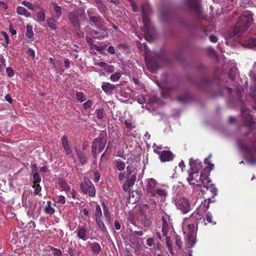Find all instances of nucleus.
<instances>
[{
    "instance_id": "obj_1",
    "label": "nucleus",
    "mask_w": 256,
    "mask_h": 256,
    "mask_svg": "<svg viewBox=\"0 0 256 256\" xmlns=\"http://www.w3.org/2000/svg\"><path fill=\"white\" fill-rule=\"evenodd\" d=\"M208 160V158H206L204 162L206 163ZM190 170H188V177L187 178V180L189 184L190 185H195V182H198V178L199 172H200V175L199 177L200 184H198L200 186H202L206 188V190H208V174L207 172L206 168H208V165L204 166L202 163L198 160H194L192 158L190 161Z\"/></svg>"
},
{
    "instance_id": "obj_2",
    "label": "nucleus",
    "mask_w": 256,
    "mask_h": 256,
    "mask_svg": "<svg viewBox=\"0 0 256 256\" xmlns=\"http://www.w3.org/2000/svg\"><path fill=\"white\" fill-rule=\"evenodd\" d=\"M252 14L250 11H245L239 17L233 29L232 37H238L250 27L253 21Z\"/></svg>"
},
{
    "instance_id": "obj_3",
    "label": "nucleus",
    "mask_w": 256,
    "mask_h": 256,
    "mask_svg": "<svg viewBox=\"0 0 256 256\" xmlns=\"http://www.w3.org/2000/svg\"><path fill=\"white\" fill-rule=\"evenodd\" d=\"M239 148L248 156V161L252 164H256V138L246 141L240 140L238 142Z\"/></svg>"
},
{
    "instance_id": "obj_4",
    "label": "nucleus",
    "mask_w": 256,
    "mask_h": 256,
    "mask_svg": "<svg viewBox=\"0 0 256 256\" xmlns=\"http://www.w3.org/2000/svg\"><path fill=\"white\" fill-rule=\"evenodd\" d=\"M68 20L74 27L80 28V20L85 18L84 11L82 8H76L69 12Z\"/></svg>"
},
{
    "instance_id": "obj_5",
    "label": "nucleus",
    "mask_w": 256,
    "mask_h": 256,
    "mask_svg": "<svg viewBox=\"0 0 256 256\" xmlns=\"http://www.w3.org/2000/svg\"><path fill=\"white\" fill-rule=\"evenodd\" d=\"M80 188L84 194H88L91 197L96 195V189L92 182L86 177H84L83 182L80 184Z\"/></svg>"
},
{
    "instance_id": "obj_6",
    "label": "nucleus",
    "mask_w": 256,
    "mask_h": 256,
    "mask_svg": "<svg viewBox=\"0 0 256 256\" xmlns=\"http://www.w3.org/2000/svg\"><path fill=\"white\" fill-rule=\"evenodd\" d=\"M187 8L194 12L200 20H202L204 16L202 12L201 6L197 0H187Z\"/></svg>"
},
{
    "instance_id": "obj_7",
    "label": "nucleus",
    "mask_w": 256,
    "mask_h": 256,
    "mask_svg": "<svg viewBox=\"0 0 256 256\" xmlns=\"http://www.w3.org/2000/svg\"><path fill=\"white\" fill-rule=\"evenodd\" d=\"M107 141L106 132L102 131L100 132V136L94 140L92 142V148L95 146L96 150H98V153L100 152L104 148Z\"/></svg>"
},
{
    "instance_id": "obj_8",
    "label": "nucleus",
    "mask_w": 256,
    "mask_h": 256,
    "mask_svg": "<svg viewBox=\"0 0 256 256\" xmlns=\"http://www.w3.org/2000/svg\"><path fill=\"white\" fill-rule=\"evenodd\" d=\"M242 114L244 118L246 126L250 130L254 129L256 122H254L252 116L250 114V111L243 107L242 109Z\"/></svg>"
},
{
    "instance_id": "obj_9",
    "label": "nucleus",
    "mask_w": 256,
    "mask_h": 256,
    "mask_svg": "<svg viewBox=\"0 0 256 256\" xmlns=\"http://www.w3.org/2000/svg\"><path fill=\"white\" fill-rule=\"evenodd\" d=\"M191 217L196 221L198 226L203 227L206 226L207 223L206 220L208 221V214L206 213L204 218L199 212L196 211L192 214Z\"/></svg>"
},
{
    "instance_id": "obj_10",
    "label": "nucleus",
    "mask_w": 256,
    "mask_h": 256,
    "mask_svg": "<svg viewBox=\"0 0 256 256\" xmlns=\"http://www.w3.org/2000/svg\"><path fill=\"white\" fill-rule=\"evenodd\" d=\"M154 152L159 156L160 161L163 162L171 161L174 158V154L170 150H165L160 152L154 148Z\"/></svg>"
},
{
    "instance_id": "obj_11",
    "label": "nucleus",
    "mask_w": 256,
    "mask_h": 256,
    "mask_svg": "<svg viewBox=\"0 0 256 256\" xmlns=\"http://www.w3.org/2000/svg\"><path fill=\"white\" fill-rule=\"evenodd\" d=\"M172 220L166 214L162 216V232L164 236H166L170 227L172 226Z\"/></svg>"
},
{
    "instance_id": "obj_12",
    "label": "nucleus",
    "mask_w": 256,
    "mask_h": 256,
    "mask_svg": "<svg viewBox=\"0 0 256 256\" xmlns=\"http://www.w3.org/2000/svg\"><path fill=\"white\" fill-rule=\"evenodd\" d=\"M177 208L180 210L183 214H186L190 210L189 200L186 198H182L178 201Z\"/></svg>"
},
{
    "instance_id": "obj_13",
    "label": "nucleus",
    "mask_w": 256,
    "mask_h": 256,
    "mask_svg": "<svg viewBox=\"0 0 256 256\" xmlns=\"http://www.w3.org/2000/svg\"><path fill=\"white\" fill-rule=\"evenodd\" d=\"M76 236L79 239L86 241L88 238V232L84 227L78 228L76 231Z\"/></svg>"
},
{
    "instance_id": "obj_14",
    "label": "nucleus",
    "mask_w": 256,
    "mask_h": 256,
    "mask_svg": "<svg viewBox=\"0 0 256 256\" xmlns=\"http://www.w3.org/2000/svg\"><path fill=\"white\" fill-rule=\"evenodd\" d=\"M146 182V190L148 193L151 194L156 189L158 182L154 179L152 178L147 179Z\"/></svg>"
},
{
    "instance_id": "obj_15",
    "label": "nucleus",
    "mask_w": 256,
    "mask_h": 256,
    "mask_svg": "<svg viewBox=\"0 0 256 256\" xmlns=\"http://www.w3.org/2000/svg\"><path fill=\"white\" fill-rule=\"evenodd\" d=\"M136 174H132L130 176H126V183L124 184L122 188L124 190H128L130 188L134 185L136 180Z\"/></svg>"
},
{
    "instance_id": "obj_16",
    "label": "nucleus",
    "mask_w": 256,
    "mask_h": 256,
    "mask_svg": "<svg viewBox=\"0 0 256 256\" xmlns=\"http://www.w3.org/2000/svg\"><path fill=\"white\" fill-rule=\"evenodd\" d=\"M92 34L96 36L94 37L96 39L102 40L108 36V32L106 28L100 29V31L92 30Z\"/></svg>"
},
{
    "instance_id": "obj_17",
    "label": "nucleus",
    "mask_w": 256,
    "mask_h": 256,
    "mask_svg": "<svg viewBox=\"0 0 256 256\" xmlns=\"http://www.w3.org/2000/svg\"><path fill=\"white\" fill-rule=\"evenodd\" d=\"M116 88V85L111 84L109 82H103L102 85V89L107 94H111Z\"/></svg>"
},
{
    "instance_id": "obj_18",
    "label": "nucleus",
    "mask_w": 256,
    "mask_h": 256,
    "mask_svg": "<svg viewBox=\"0 0 256 256\" xmlns=\"http://www.w3.org/2000/svg\"><path fill=\"white\" fill-rule=\"evenodd\" d=\"M61 141L62 147L66 152V155H70L72 154V150L68 144L67 137L66 136H62Z\"/></svg>"
},
{
    "instance_id": "obj_19",
    "label": "nucleus",
    "mask_w": 256,
    "mask_h": 256,
    "mask_svg": "<svg viewBox=\"0 0 256 256\" xmlns=\"http://www.w3.org/2000/svg\"><path fill=\"white\" fill-rule=\"evenodd\" d=\"M168 193L166 190L164 188L155 189L150 194L153 197H163L167 196Z\"/></svg>"
},
{
    "instance_id": "obj_20",
    "label": "nucleus",
    "mask_w": 256,
    "mask_h": 256,
    "mask_svg": "<svg viewBox=\"0 0 256 256\" xmlns=\"http://www.w3.org/2000/svg\"><path fill=\"white\" fill-rule=\"evenodd\" d=\"M56 20H58L56 18L53 16L48 18L46 20L48 26L52 30H57L58 27L56 24Z\"/></svg>"
},
{
    "instance_id": "obj_21",
    "label": "nucleus",
    "mask_w": 256,
    "mask_h": 256,
    "mask_svg": "<svg viewBox=\"0 0 256 256\" xmlns=\"http://www.w3.org/2000/svg\"><path fill=\"white\" fill-rule=\"evenodd\" d=\"M142 21L145 27L146 31V33H148L151 29V24L150 20L148 16V15L142 14Z\"/></svg>"
},
{
    "instance_id": "obj_22",
    "label": "nucleus",
    "mask_w": 256,
    "mask_h": 256,
    "mask_svg": "<svg viewBox=\"0 0 256 256\" xmlns=\"http://www.w3.org/2000/svg\"><path fill=\"white\" fill-rule=\"evenodd\" d=\"M101 204L103 208L104 214L106 218V221L107 223L110 224V216L108 208L104 202H102Z\"/></svg>"
},
{
    "instance_id": "obj_23",
    "label": "nucleus",
    "mask_w": 256,
    "mask_h": 256,
    "mask_svg": "<svg viewBox=\"0 0 256 256\" xmlns=\"http://www.w3.org/2000/svg\"><path fill=\"white\" fill-rule=\"evenodd\" d=\"M52 4L53 6L54 10L56 14L54 16H52L55 17L57 19H58L61 16L62 14V8L60 6L58 5L56 2H52Z\"/></svg>"
},
{
    "instance_id": "obj_24",
    "label": "nucleus",
    "mask_w": 256,
    "mask_h": 256,
    "mask_svg": "<svg viewBox=\"0 0 256 256\" xmlns=\"http://www.w3.org/2000/svg\"><path fill=\"white\" fill-rule=\"evenodd\" d=\"M16 13L19 15L24 16L26 18L30 16V13L22 6H18L16 8Z\"/></svg>"
},
{
    "instance_id": "obj_25",
    "label": "nucleus",
    "mask_w": 256,
    "mask_h": 256,
    "mask_svg": "<svg viewBox=\"0 0 256 256\" xmlns=\"http://www.w3.org/2000/svg\"><path fill=\"white\" fill-rule=\"evenodd\" d=\"M76 153L82 164L84 165L87 163V158L82 151L76 150Z\"/></svg>"
},
{
    "instance_id": "obj_26",
    "label": "nucleus",
    "mask_w": 256,
    "mask_h": 256,
    "mask_svg": "<svg viewBox=\"0 0 256 256\" xmlns=\"http://www.w3.org/2000/svg\"><path fill=\"white\" fill-rule=\"evenodd\" d=\"M244 46L248 48H253L256 46V39L250 38L246 40L244 43Z\"/></svg>"
},
{
    "instance_id": "obj_27",
    "label": "nucleus",
    "mask_w": 256,
    "mask_h": 256,
    "mask_svg": "<svg viewBox=\"0 0 256 256\" xmlns=\"http://www.w3.org/2000/svg\"><path fill=\"white\" fill-rule=\"evenodd\" d=\"M96 4V6L100 13L102 14L106 13L108 10V8L102 1L97 2Z\"/></svg>"
},
{
    "instance_id": "obj_28",
    "label": "nucleus",
    "mask_w": 256,
    "mask_h": 256,
    "mask_svg": "<svg viewBox=\"0 0 256 256\" xmlns=\"http://www.w3.org/2000/svg\"><path fill=\"white\" fill-rule=\"evenodd\" d=\"M58 183L60 186L63 190L66 192L67 191H70V186L68 185V183L64 180L62 178L58 179Z\"/></svg>"
},
{
    "instance_id": "obj_29",
    "label": "nucleus",
    "mask_w": 256,
    "mask_h": 256,
    "mask_svg": "<svg viewBox=\"0 0 256 256\" xmlns=\"http://www.w3.org/2000/svg\"><path fill=\"white\" fill-rule=\"evenodd\" d=\"M209 188L210 189V191L212 194H213V196L211 198H209V204L212 202H215V200L214 199V196L218 194V189L215 186V185L214 184H210L209 186Z\"/></svg>"
},
{
    "instance_id": "obj_30",
    "label": "nucleus",
    "mask_w": 256,
    "mask_h": 256,
    "mask_svg": "<svg viewBox=\"0 0 256 256\" xmlns=\"http://www.w3.org/2000/svg\"><path fill=\"white\" fill-rule=\"evenodd\" d=\"M90 246L92 251L96 254H98L102 250L101 246L98 242H93Z\"/></svg>"
},
{
    "instance_id": "obj_31",
    "label": "nucleus",
    "mask_w": 256,
    "mask_h": 256,
    "mask_svg": "<svg viewBox=\"0 0 256 256\" xmlns=\"http://www.w3.org/2000/svg\"><path fill=\"white\" fill-rule=\"evenodd\" d=\"M86 42L90 45V46L92 48L94 49L95 50H96L98 52L102 50V49L100 48V46H98L97 45H96L95 44H94V43H93L94 41H93V40L92 38L86 36Z\"/></svg>"
},
{
    "instance_id": "obj_32",
    "label": "nucleus",
    "mask_w": 256,
    "mask_h": 256,
    "mask_svg": "<svg viewBox=\"0 0 256 256\" xmlns=\"http://www.w3.org/2000/svg\"><path fill=\"white\" fill-rule=\"evenodd\" d=\"M166 236V245L168 248V251L172 255H174V251L173 248H172V240L170 236Z\"/></svg>"
},
{
    "instance_id": "obj_33",
    "label": "nucleus",
    "mask_w": 256,
    "mask_h": 256,
    "mask_svg": "<svg viewBox=\"0 0 256 256\" xmlns=\"http://www.w3.org/2000/svg\"><path fill=\"white\" fill-rule=\"evenodd\" d=\"M96 224L98 225L99 228L104 233H108V230L106 227L102 218L96 220Z\"/></svg>"
},
{
    "instance_id": "obj_34",
    "label": "nucleus",
    "mask_w": 256,
    "mask_h": 256,
    "mask_svg": "<svg viewBox=\"0 0 256 256\" xmlns=\"http://www.w3.org/2000/svg\"><path fill=\"white\" fill-rule=\"evenodd\" d=\"M238 70L236 67H232L228 72V77L232 80H234L236 78V76L237 74Z\"/></svg>"
},
{
    "instance_id": "obj_35",
    "label": "nucleus",
    "mask_w": 256,
    "mask_h": 256,
    "mask_svg": "<svg viewBox=\"0 0 256 256\" xmlns=\"http://www.w3.org/2000/svg\"><path fill=\"white\" fill-rule=\"evenodd\" d=\"M190 99V96L188 94H184L183 95L178 96L177 97L178 101L182 103H186Z\"/></svg>"
},
{
    "instance_id": "obj_36",
    "label": "nucleus",
    "mask_w": 256,
    "mask_h": 256,
    "mask_svg": "<svg viewBox=\"0 0 256 256\" xmlns=\"http://www.w3.org/2000/svg\"><path fill=\"white\" fill-rule=\"evenodd\" d=\"M94 215L96 220L102 218V216L101 208L100 207V206L98 204H96V205Z\"/></svg>"
},
{
    "instance_id": "obj_37",
    "label": "nucleus",
    "mask_w": 256,
    "mask_h": 256,
    "mask_svg": "<svg viewBox=\"0 0 256 256\" xmlns=\"http://www.w3.org/2000/svg\"><path fill=\"white\" fill-rule=\"evenodd\" d=\"M142 15L144 14L145 15H148L150 10V7L149 4L148 3L143 4L142 5Z\"/></svg>"
},
{
    "instance_id": "obj_38",
    "label": "nucleus",
    "mask_w": 256,
    "mask_h": 256,
    "mask_svg": "<svg viewBox=\"0 0 256 256\" xmlns=\"http://www.w3.org/2000/svg\"><path fill=\"white\" fill-rule=\"evenodd\" d=\"M175 242L178 250H182L183 243L180 236L178 235H176L175 236Z\"/></svg>"
},
{
    "instance_id": "obj_39",
    "label": "nucleus",
    "mask_w": 256,
    "mask_h": 256,
    "mask_svg": "<svg viewBox=\"0 0 256 256\" xmlns=\"http://www.w3.org/2000/svg\"><path fill=\"white\" fill-rule=\"evenodd\" d=\"M90 22L94 24L96 26V23L98 22H102V18L101 16L98 14H96V16H90L89 18Z\"/></svg>"
},
{
    "instance_id": "obj_40",
    "label": "nucleus",
    "mask_w": 256,
    "mask_h": 256,
    "mask_svg": "<svg viewBox=\"0 0 256 256\" xmlns=\"http://www.w3.org/2000/svg\"><path fill=\"white\" fill-rule=\"evenodd\" d=\"M26 36L29 39H33L32 27L30 25L26 26Z\"/></svg>"
},
{
    "instance_id": "obj_41",
    "label": "nucleus",
    "mask_w": 256,
    "mask_h": 256,
    "mask_svg": "<svg viewBox=\"0 0 256 256\" xmlns=\"http://www.w3.org/2000/svg\"><path fill=\"white\" fill-rule=\"evenodd\" d=\"M116 166L118 170L120 171H122L125 169L126 164L125 163L120 160H116Z\"/></svg>"
},
{
    "instance_id": "obj_42",
    "label": "nucleus",
    "mask_w": 256,
    "mask_h": 256,
    "mask_svg": "<svg viewBox=\"0 0 256 256\" xmlns=\"http://www.w3.org/2000/svg\"><path fill=\"white\" fill-rule=\"evenodd\" d=\"M96 118L98 120H102L106 114L103 108L98 109L96 110Z\"/></svg>"
},
{
    "instance_id": "obj_43",
    "label": "nucleus",
    "mask_w": 256,
    "mask_h": 256,
    "mask_svg": "<svg viewBox=\"0 0 256 256\" xmlns=\"http://www.w3.org/2000/svg\"><path fill=\"white\" fill-rule=\"evenodd\" d=\"M195 237L193 233L189 232L188 236V240L191 246H194L196 243Z\"/></svg>"
},
{
    "instance_id": "obj_44",
    "label": "nucleus",
    "mask_w": 256,
    "mask_h": 256,
    "mask_svg": "<svg viewBox=\"0 0 256 256\" xmlns=\"http://www.w3.org/2000/svg\"><path fill=\"white\" fill-rule=\"evenodd\" d=\"M45 212L48 214H53L54 212V210L51 206V202L50 201L47 202V205L45 208Z\"/></svg>"
},
{
    "instance_id": "obj_45",
    "label": "nucleus",
    "mask_w": 256,
    "mask_h": 256,
    "mask_svg": "<svg viewBox=\"0 0 256 256\" xmlns=\"http://www.w3.org/2000/svg\"><path fill=\"white\" fill-rule=\"evenodd\" d=\"M36 20L38 22H44L45 20V14L44 12H40L36 14Z\"/></svg>"
},
{
    "instance_id": "obj_46",
    "label": "nucleus",
    "mask_w": 256,
    "mask_h": 256,
    "mask_svg": "<svg viewBox=\"0 0 256 256\" xmlns=\"http://www.w3.org/2000/svg\"><path fill=\"white\" fill-rule=\"evenodd\" d=\"M121 76V74L120 72H116L111 75L110 79L112 82H116L120 80Z\"/></svg>"
},
{
    "instance_id": "obj_47",
    "label": "nucleus",
    "mask_w": 256,
    "mask_h": 256,
    "mask_svg": "<svg viewBox=\"0 0 256 256\" xmlns=\"http://www.w3.org/2000/svg\"><path fill=\"white\" fill-rule=\"evenodd\" d=\"M76 98L77 100L80 102H84L86 100L84 95L82 92H77L76 94Z\"/></svg>"
},
{
    "instance_id": "obj_48",
    "label": "nucleus",
    "mask_w": 256,
    "mask_h": 256,
    "mask_svg": "<svg viewBox=\"0 0 256 256\" xmlns=\"http://www.w3.org/2000/svg\"><path fill=\"white\" fill-rule=\"evenodd\" d=\"M33 184H39L41 181V178L38 172H36L33 175Z\"/></svg>"
},
{
    "instance_id": "obj_49",
    "label": "nucleus",
    "mask_w": 256,
    "mask_h": 256,
    "mask_svg": "<svg viewBox=\"0 0 256 256\" xmlns=\"http://www.w3.org/2000/svg\"><path fill=\"white\" fill-rule=\"evenodd\" d=\"M146 62H147V65H148V67H150V64H153L154 66V68H152V70L150 69V71H152L153 70H154V69L155 68H156V66H157V64H156V62H154V60H148V58L146 57Z\"/></svg>"
},
{
    "instance_id": "obj_50",
    "label": "nucleus",
    "mask_w": 256,
    "mask_h": 256,
    "mask_svg": "<svg viewBox=\"0 0 256 256\" xmlns=\"http://www.w3.org/2000/svg\"><path fill=\"white\" fill-rule=\"evenodd\" d=\"M32 187L34 188V194H38L40 192L42 188L40 184H33Z\"/></svg>"
},
{
    "instance_id": "obj_51",
    "label": "nucleus",
    "mask_w": 256,
    "mask_h": 256,
    "mask_svg": "<svg viewBox=\"0 0 256 256\" xmlns=\"http://www.w3.org/2000/svg\"><path fill=\"white\" fill-rule=\"evenodd\" d=\"M100 174L98 170L94 172L93 180L94 182H98L100 180Z\"/></svg>"
},
{
    "instance_id": "obj_52",
    "label": "nucleus",
    "mask_w": 256,
    "mask_h": 256,
    "mask_svg": "<svg viewBox=\"0 0 256 256\" xmlns=\"http://www.w3.org/2000/svg\"><path fill=\"white\" fill-rule=\"evenodd\" d=\"M200 208L206 212L208 210V202L206 200L202 203Z\"/></svg>"
},
{
    "instance_id": "obj_53",
    "label": "nucleus",
    "mask_w": 256,
    "mask_h": 256,
    "mask_svg": "<svg viewBox=\"0 0 256 256\" xmlns=\"http://www.w3.org/2000/svg\"><path fill=\"white\" fill-rule=\"evenodd\" d=\"M76 28V32L78 38H82L84 37V33L82 32L80 30V28H78V27H74Z\"/></svg>"
},
{
    "instance_id": "obj_54",
    "label": "nucleus",
    "mask_w": 256,
    "mask_h": 256,
    "mask_svg": "<svg viewBox=\"0 0 256 256\" xmlns=\"http://www.w3.org/2000/svg\"><path fill=\"white\" fill-rule=\"evenodd\" d=\"M52 251L54 256H62V253L60 249L53 248Z\"/></svg>"
},
{
    "instance_id": "obj_55",
    "label": "nucleus",
    "mask_w": 256,
    "mask_h": 256,
    "mask_svg": "<svg viewBox=\"0 0 256 256\" xmlns=\"http://www.w3.org/2000/svg\"><path fill=\"white\" fill-rule=\"evenodd\" d=\"M66 192H68V196H71L73 198H76V192L74 189L70 190V191H67Z\"/></svg>"
},
{
    "instance_id": "obj_56",
    "label": "nucleus",
    "mask_w": 256,
    "mask_h": 256,
    "mask_svg": "<svg viewBox=\"0 0 256 256\" xmlns=\"http://www.w3.org/2000/svg\"><path fill=\"white\" fill-rule=\"evenodd\" d=\"M22 4L24 6H26L30 10H32L34 9L32 4L29 2L24 0L22 2Z\"/></svg>"
},
{
    "instance_id": "obj_57",
    "label": "nucleus",
    "mask_w": 256,
    "mask_h": 256,
    "mask_svg": "<svg viewBox=\"0 0 256 256\" xmlns=\"http://www.w3.org/2000/svg\"><path fill=\"white\" fill-rule=\"evenodd\" d=\"M124 124L126 126V128L130 130H132L134 128V126H133L132 124L128 120H126L124 121Z\"/></svg>"
},
{
    "instance_id": "obj_58",
    "label": "nucleus",
    "mask_w": 256,
    "mask_h": 256,
    "mask_svg": "<svg viewBox=\"0 0 256 256\" xmlns=\"http://www.w3.org/2000/svg\"><path fill=\"white\" fill-rule=\"evenodd\" d=\"M92 106V102L90 100H88L84 104V109L90 108Z\"/></svg>"
},
{
    "instance_id": "obj_59",
    "label": "nucleus",
    "mask_w": 256,
    "mask_h": 256,
    "mask_svg": "<svg viewBox=\"0 0 256 256\" xmlns=\"http://www.w3.org/2000/svg\"><path fill=\"white\" fill-rule=\"evenodd\" d=\"M27 54L29 56H32L33 58H34L35 56V52L34 50H33L32 48H29L27 51Z\"/></svg>"
},
{
    "instance_id": "obj_60",
    "label": "nucleus",
    "mask_w": 256,
    "mask_h": 256,
    "mask_svg": "<svg viewBox=\"0 0 256 256\" xmlns=\"http://www.w3.org/2000/svg\"><path fill=\"white\" fill-rule=\"evenodd\" d=\"M130 5H131V6L132 7V10L134 12H138V6L136 5L135 2L133 0H132Z\"/></svg>"
},
{
    "instance_id": "obj_61",
    "label": "nucleus",
    "mask_w": 256,
    "mask_h": 256,
    "mask_svg": "<svg viewBox=\"0 0 256 256\" xmlns=\"http://www.w3.org/2000/svg\"><path fill=\"white\" fill-rule=\"evenodd\" d=\"M154 244V239L153 238H148L146 240V244L149 246H152Z\"/></svg>"
},
{
    "instance_id": "obj_62",
    "label": "nucleus",
    "mask_w": 256,
    "mask_h": 256,
    "mask_svg": "<svg viewBox=\"0 0 256 256\" xmlns=\"http://www.w3.org/2000/svg\"><path fill=\"white\" fill-rule=\"evenodd\" d=\"M68 253L70 256H75L76 250L72 248H69L68 250Z\"/></svg>"
},
{
    "instance_id": "obj_63",
    "label": "nucleus",
    "mask_w": 256,
    "mask_h": 256,
    "mask_svg": "<svg viewBox=\"0 0 256 256\" xmlns=\"http://www.w3.org/2000/svg\"><path fill=\"white\" fill-rule=\"evenodd\" d=\"M6 72L9 76H14V72L11 68H10V67L7 68L6 69Z\"/></svg>"
},
{
    "instance_id": "obj_64",
    "label": "nucleus",
    "mask_w": 256,
    "mask_h": 256,
    "mask_svg": "<svg viewBox=\"0 0 256 256\" xmlns=\"http://www.w3.org/2000/svg\"><path fill=\"white\" fill-rule=\"evenodd\" d=\"M126 176H130V175L132 172V168L130 166H128L126 167Z\"/></svg>"
}]
</instances>
